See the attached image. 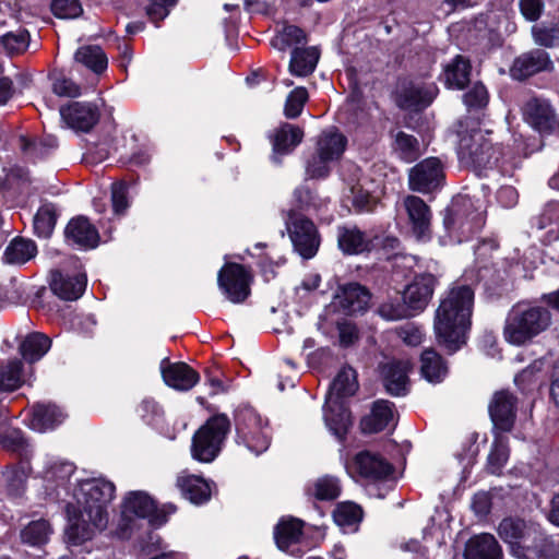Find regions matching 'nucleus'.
Returning a JSON list of instances; mask_svg holds the SVG:
<instances>
[{
	"label": "nucleus",
	"instance_id": "54",
	"mask_svg": "<svg viewBox=\"0 0 559 559\" xmlns=\"http://www.w3.org/2000/svg\"><path fill=\"white\" fill-rule=\"evenodd\" d=\"M28 39L26 31L10 32L1 37V44L8 53H20L27 48Z\"/></svg>",
	"mask_w": 559,
	"mask_h": 559
},
{
	"label": "nucleus",
	"instance_id": "6",
	"mask_svg": "<svg viewBox=\"0 0 559 559\" xmlns=\"http://www.w3.org/2000/svg\"><path fill=\"white\" fill-rule=\"evenodd\" d=\"M230 429V421L224 414L215 415L201 426L192 438V457L199 462L210 463L221 452Z\"/></svg>",
	"mask_w": 559,
	"mask_h": 559
},
{
	"label": "nucleus",
	"instance_id": "63",
	"mask_svg": "<svg viewBox=\"0 0 559 559\" xmlns=\"http://www.w3.org/2000/svg\"><path fill=\"white\" fill-rule=\"evenodd\" d=\"M340 344L344 347L353 345L358 340L357 328L350 322H342L337 325Z\"/></svg>",
	"mask_w": 559,
	"mask_h": 559
},
{
	"label": "nucleus",
	"instance_id": "25",
	"mask_svg": "<svg viewBox=\"0 0 559 559\" xmlns=\"http://www.w3.org/2000/svg\"><path fill=\"white\" fill-rule=\"evenodd\" d=\"M86 287L85 274L74 276L63 275L60 271L51 272L50 288L55 295L63 300H76Z\"/></svg>",
	"mask_w": 559,
	"mask_h": 559
},
{
	"label": "nucleus",
	"instance_id": "53",
	"mask_svg": "<svg viewBox=\"0 0 559 559\" xmlns=\"http://www.w3.org/2000/svg\"><path fill=\"white\" fill-rule=\"evenodd\" d=\"M332 159L314 152L313 156L308 160L306 173L312 179H321L329 176L331 171Z\"/></svg>",
	"mask_w": 559,
	"mask_h": 559
},
{
	"label": "nucleus",
	"instance_id": "40",
	"mask_svg": "<svg viewBox=\"0 0 559 559\" xmlns=\"http://www.w3.org/2000/svg\"><path fill=\"white\" fill-rule=\"evenodd\" d=\"M37 247L33 240L13 239L5 248L3 259L9 264H24L35 257Z\"/></svg>",
	"mask_w": 559,
	"mask_h": 559
},
{
	"label": "nucleus",
	"instance_id": "44",
	"mask_svg": "<svg viewBox=\"0 0 559 559\" xmlns=\"http://www.w3.org/2000/svg\"><path fill=\"white\" fill-rule=\"evenodd\" d=\"M57 222L56 207L53 204H43L35 217L34 229L39 237L47 238L51 235Z\"/></svg>",
	"mask_w": 559,
	"mask_h": 559
},
{
	"label": "nucleus",
	"instance_id": "17",
	"mask_svg": "<svg viewBox=\"0 0 559 559\" xmlns=\"http://www.w3.org/2000/svg\"><path fill=\"white\" fill-rule=\"evenodd\" d=\"M554 62L548 52L534 49L519 56L511 69L510 73L513 79L524 80L543 71H551Z\"/></svg>",
	"mask_w": 559,
	"mask_h": 559
},
{
	"label": "nucleus",
	"instance_id": "28",
	"mask_svg": "<svg viewBox=\"0 0 559 559\" xmlns=\"http://www.w3.org/2000/svg\"><path fill=\"white\" fill-rule=\"evenodd\" d=\"M393 403L380 400L373 403L370 415L362 418L360 427L365 433H376L394 424Z\"/></svg>",
	"mask_w": 559,
	"mask_h": 559
},
{
	"label": "nucleus",
	"instance_id": "4",
	"mask_svg": "<svg viewBox=\"0 0 559 559\" xmlns=\"http://www.w3.org/2000/svg\"><path fill=\"white\" fill-rule=\"evenodd\" d=\"M174 504L156 507L154 499L144 491H132L126 496L117 534L128 538L139 520L147 519L153 526H160L167 522L168 515L175 513Z\"/></svg>",
	"mask_w": 559,
	"mask_h": 559
},
{
	"label": "nucleus",
	"instance_id": "8",
	"mask_svg": "<svg viewBox=\"0 0 559 559\" xmlns=\"http://www.w3.org/2000/svg\"><path fill=\"white\" fill-rule=\"evenodd\" d=\"M443 224L450 236L456 237L461 242L481 227L483 215L471 198L460 195L445 210Z\"/></svg>",
	"mask_w": 559,
	"mask_h": 559
},
{
	"label": "nucleus",
	"instance_id": "10",
	"mask_svg": "<svg viewBox=\"0 0 559 559\" xmlns=\"http://www.w3.org/2000/svg\"><path fill=\"white\" fill-rule=\"evenodd\" d=\"M286 228L295 250L304 258L316 255L320 239L313 223L301 214L290 211L286 219Z\"/></svg>",
	"mask_w": 559,
	"mask_h": 559
},
{
	"label": "nucleus",
	"instance_id": "21",
	"mask_svg": "<svg viewBox=\"0 0 559 559\" xmlns=\"http://www.w3.org/2000/svg\"><path fill=\"white\" fill-rule=\"evenodd\" d=\"M67 241L83 249H93L98 245L97 229L84 216L72 218L64 230Z\"/></svg>",
	"mask_w": 559,
	"mask_h": 559
},
{
	"label": "nucleus",
	"instance_id": "50",
	"mask_svg": "<svg viewBox=\"0 0 559 559\" xmlns=\"http://www.w3.org/2000/svg\"><path fill=\"white\" fill-rule=\"evenodd\" d=\"M377 311L381 318L388 321H397L413 316L403 299L402 301L399 299L386 300L379 306Z\"/></svg>",
	"mask_w": 559,
	"mask_h": 559
},
{
	"label": "nucleus",
	"instance_id": "61",
	"mask_svg": "<svg viewBox=\"0 0 559 559\" xmlns=\"http://www.w3.org/2000/svg\"><path fill=\"white\" fill-rule=\"evenodd\" d=\"M151 4L146 13L153 22H158L169 14V9L177 3V0H150Z\"/></svg>",
	"mask_w": 559,
	"mask_h": 559
},
{
	"label": "nucleus",
	"instance_id": "59",
	"mask_svg": "<svg viewBox=\"0 0 559 559\" xmlns=\"http://www.w3.org/2000/svg\"><path fill=\"white\" fill-rule=\"evenodd\" d=\"M52 91L58 96L78 97L81 95V87L73 80L60 75L52 83Z\"/></svg>",
	"mask_w": 559,
	"mask_h": 559
},
{
	"label": "nucleus",
	"instance_id": "52",
	"mask_svg": "<svg viewBox=\"0 0 559 559\" xmlns=\"http://www.w3.org/2000/svg\"><path fill=\"white\" fill-rule=\"evenodd\" d=\"M308 99V92L305 87H296L286 98L284 114L289 119L297 118Z\"/></svg>",
	"mask_w": 559,
	"mask_h": 559
},
{
	"label": "nucleus",
	"instance_id": "46",
	"mask_svg": "<svg viewBox=\"0 0 559 559\" xmlns=\"http://www.w3.org/2000/svg\"><path fill=\"white\" fill-rule=\"evenodd\" d=\"M74 468L71 462L57 459L49 460L45 466L44 478L48 481H57L62 485L70 479L74 473Z\"/></svg>",
	"mask_w": 559,
	"mask_h": 559
},
{
	"label": "nucleus",
	"instance_id": "12",
	"mask_svg": "<svg viewBox=\"0 0 559 559\" xmlns=\"http://www.w3.org/2000/svg\"><path fill=\"white\" fill-rule=\"evenodd\" d=\"M61 120L75 132H88L98 122L99 108L88 102H70L60 107Z\"/></svg>",
	"mask_w": 559,
	"mask_h": 559
},
{
	"label": "nucleus",
	"instance_id": "38",
	"mask_svg": "<svg viewBox=\"0 0 559 559\" xmlns=\"http://www.w3.org/2000/svg\"><path fill=\"white\" fill-rule=\"evenodd\" d=\"M333 519L344 532H355L362 519V509L350 501L341 502L333 511Z\"/></svg>",
	"mask_w": 559,
	"mask_h": 559
},
{
	"label": "nucleus",
	"instance_id": "1",
	"mask_svg": "<svg viewBox=\"0 0 559 559\" xmlns=\"http://www.w3.org/2000/svg\"><path fill=\"white\" fill-rule=\"evenodd\" d=\"M73 495L76 506L67 507L69 525L66 536L70 544L81 545L107 527V508L114 499L115 485L104 478L84 479Z\"/></svg>",
	"mask_w": 559,
	"mask_h": 559
},
{
	"label": "nucleus",
	"instance_id": "15",
	"mask_svg": "<svg viewBox=\"0 0 559 559\" xmlns=\"http://www.w3.org/2000/svg\"><path fill=\"white\" fill-rule=\"evenodd\" d=\"M437 278L432 274H419L405 287L403 292V300L414 314L423 311L429 304Z\"/></svg>",
	"mask_w": 559,
	"mask_h": 559
},
{
	"label": "nucleus",
	"instance_id": "24",
	"mask_svg": "<svg viewBox=\"0 0 559 559\" xmlns=\"http://www.w3.org/2000/svg\"><path fill=\"white\" fill-rule=\"evenodd\" d=\"M523 116L527 123L540 132L555 128L556 119L550 105L543 99L532 98L523 107Z\"/></svg>",
	"mask_w": 559,
	"mask_h": 559
},
{
	"label": "nucleus",
	"instance_id": "56",
	"mask_svg": "<svg viewBox=\"0 0 559 559\" xmlns=\"http://www.w3.org/2000/svg\"><path fill=\"white\" fill-rule=\"evenodd\" d=\"M112 211L116 215H122L129 207L128 186L126 182H114L111 185Z\"/></svg>",
	"mask_w": 559,
	"mask_h": 559
},
{
	"label": "nucleus",
	"instance_id": "64",
	"mask_svg": "<svg viewBox=\"0 0 559 559\" xmlns=\"http://www.w3.org/2000/svg\"><path fill=\"white\" fill-rule=\"evenodd\" d=\"M520 9L526 20L536 21L542 14L543 2L542 0H520Z\"/></svg>",
	"mask_w": 559,
	"mask_h": 559
},
{
	"label": "nucleus",
	"instance_id": "29",
	"mask_svg": "<svg viewBox=\"0 0 559 559\" xmlns=\"http://www.w3.org/2000/svg\"><path fill=\"white\" fill-rule=\"evenodd\" d=\"M66 418L60 407L51 403H38L33 407L29 427L38 432L53 429Z\"/></svg>",
	"mask_w": 559,
	"mask_h": 559
},
{
	"label": "nucleus",
	"instance_id": "55",
	"mask_svg": "<svg viewBox=\"0 0 559 559\" xmlns=\"http://www.w3.org/2000/svg\"><path fill=\"white\" fill-rule=\"evenodd\" d=\"M52 13L60 19H74L82 13L79 0H53L51 3Z\"/></svg>",
	"mask_w": 559,
	"mask_h": 559
},
{
	"label": "nucleus",
	"instance_id": "9",
	"mask_svg": "<svg viewBox=\"0 0 559 559\" xmlns=\"http://www.w3.org/2000/svg\"><path fill=\"white\" fill-rule=\"evenodd\" d=\"M338 247L346 254H361L381 247L394 249L399 246L395 237H381L371 231H362L356 226L338 229Z\"/></svg>",
	"mask_w": 559,
	"mask_h": 559
},
{
	"label": "nucleus",
	"instance_id": "49",
	"mask_svg": "<svg viewBox=\"0 0 559 559\" xmlns=\"http://www.w3.org/2000/svg\"><path fill=\"white\" fill-rule=\"evenodd\" d=\"M341 493V486L337 478L323 476L313 484V495L319 500H333Z\"/></svg>",
	"mask_w": 559,
	"mask_h": 559
},
{
	"label": "nucleus",
	"instance_id": "11",
	"mask_svg": "<svg viewBox=\"0 0 559 559\" xmlns=\"http://www.w3.org/2000/svg\"><path fill=\"white\" fill-rule=\"evenodd\" d=\"M217 284L230 302L241 304L250 295L251 275L243 265L228 262L219 270Z\"/></svg>",
	"mask_w": 559,
	"mask_h": 559
},
{
	"label": "nucleus",
	"instance_id": "33",
	"mask_svg": "<svg viewBox=\"0 0 559 559\" xmlns=\"http://www.w3.org/2000/svg\"><path fill=\"white\" fill-rule=\"evenodd\" d=\"M323 418L329 430L338 439H342L352 426L350 414L343 402H325Z\"/></svg>",
	"mask_w": 559,
	"mask_h": 559
},
{
	"label": "nucleus",
	"instance_id": "2",
	"mask_svg": "<svg viewBox=\"0 0 559 559\" xmlns=\"http://www.w3.org/2000/svg\"><path fill=\"white\" fill-rule=\"evenodd\" d=\"M474 289L465 284H453L443 295L436 310L433 330L438 343L449 354L459 350L471 329Z\"/></svg>",
	"mask_w": 559,
	"mask_h": 559
},
{
	"label": "nucleus",
	"instance_id": "60",
	"mask_svg": "<svg viewBox=\"0 0 559 559\" xmlns=\"http://www.w3.org/2000/svg\"><path fill=\"white\" fill-rule=\"evenodd\" d=\"M397 336L409 346H418L423 342L424 333L414 323H406L396 329Z\"/></svg>",
	"mask_w": 559,
	"mask_h": 559
},
{
	"label": "nucleus",
	"instance_id": "7",
	"mask_svg": "<svg viewBox=\"0 0 559 559\" xmlns=\"http://www.w3.org/2000/svg\"><path fill=\"white\" fill-rule=\"evenodd\" d=\"M488 132L479 128L469 131L460 124L457 154L462 163L475 168H486L498 163L499 155L491 142L487 139Z\"/></svg>",
	"mask_w": 559,
	"mask_h": 559
},
{
	"label": "nucleus",
	"instance_id": "41",
	"mask_svg": "<svg viewBox=\"0 0 559 559\" xmlns=\"http://www.w3.org/2000/svg\"><path fill=\"white\" fill-rule=\"evenodd\" d=\"M75 60L95 73L104 71L107 67V58L98 46H84L76 50Z\"/></svg>",
	"mask_w": 559,
	"mask_h": 559
},
{
	"label": "nucleus",
	"instance_id": "26",
	"mask_svg": "<svg viewBox=\"0 0 559 559\" xmlns=\"http://www.w3.org/2000/svg\"><path fill=\"white\" fill-rule=\"evenodd\" d=\"M354 465L360 476L378 480L392 473V465L378 454L364 451L355 456Z\"/></svg>",
	"mask_w": 559,
	"mask_h": 559
},
{
	"label": "nucleus",
	"instance_id": "18",
	"mask_svg": "<svg viewBox=\"0 0 559 559\" xmlns=\"http://www.w3.org/2000/svg\"><path fill=\"white\" fill-rule=\"evenodd\" d=\"M403 206L416 238L418 240L428 239L431 234V211L429 206L416 195H407L403 200Z\"/></svg>",
	"mask_w": 559,
	"mask_h": 559
},
{
	"label": "nucleus",
	"instance_id": "16",
	"mask_svg": "<svg viewBox=\"0 0 559 559\" xmlns=\"http://www.w3.org/2000/svg\"><path fill=\"white\" fill-rule=\"evenodd\" d=\"M488 411L495 428L501 431H510L515 420L516 397L509 391L496 392L489 403Z\"/></svg>",
	"mask_w": 559,
	"mask_h": 559
},
{
	"label": "nucleus",
	"instance_id": "48",
	"mask_svg": "<svg viewBox=\"0 0 559 559\" xmlns=\"http://www.w3.org/2000/svg\"><path fill=\"white\" fill-rule=\"evenodd\" d=\"M509 459V448L507 440L497 438L488 455L487 468L491 474H500Z\"/></svg>",
	"mask_w": 559,
	"mask_h": 559
},
{
	"label": "nucleus",
	"instance_id": "13",
	"mask_svg": "<svg viewBox=\"0 0 559 559\" xmlns=\"http://www.w3.org/2000/svg\"><path fill=\"white\" fill-rule=\"evenodd\" d=\"M443 177V166L440 159L429 157L411 168L408 185L413 191L428 193L441 185Z\"/></svg>",
	"mask_w": 559,
	"mask_h": 559
},
{
	"label": "nucleus",
	"instance_id": "34",
	"mask_svg": "<svg viewBox=\"0 0 559 559\" xmlns=\"http://www.w3.org/2000/svg\"><path fill=\"white\" fill-rule=\"evenodd\" d=\"M421 376L431 383H439L448 374L443 358L432 348L425 349L420 356Z\"/></svg>",
	"mask_w": 559,
	"mask_h": 559
},
{
	"label": "nucleus",
	"instance_id": "43",
	"mask_svg": "<svg viewBox=\"0 0 559 559\" xmlns=\"http://www.w3.org/2000/svg\"><path fill=\"white\" fill-rule=\"evenodd\" d=\"M22 369L23 364L16 359L2 366L0 368V390L12 392L19 389L24 382Z\"/></svg>",
	"mask_w": 559,
	"mask_h": 559
},
{
	"label": "nucleus",
	"instance_id": "20",
	"mask_svg": "<svg viewBox=\"0 0 559 559\" xmlns=\"http://www.w3.org/2000/svg\"><path fill=\"white\" fill-rule=\"evenodd\" d=\"M273 147L272 159L280 163V157L292 153L304 138V131L294 124L283 123L274 129L270 135Z\"/></svg>",
	"mask_w": 559,
	"mask_h": 559
},
{
	"label": "nucleus",
	"instance_id": "36",
	"mask_svg": "<svg viewBox=\"0 0 559 559\" xmlns=\"http://www.w3.org/2000/svg\"><path fill=\"white\" fill-rule=\"evenodd\" d=\"M319 57L320 53L316 47L294 49L289 62V72L296 76H307L311 74L317 67Z\"/></svg>",
	"mask_w": 559,
	"mask_h": 559
},
{
	"label": "nucleus",
	"instance_id": "30",
	"mask_svg": "<svg viewBox=\"0 0 559 559\" xmlns=\"http://www.w3.org/2000/svg\"><path fill=\"white\" fill-rule=\"evenodd\" d=\"M358 389L356 371L350 367H343L331 383L325 396L326 403L343 402L352 396Z\"/></svg>",
	"mask_w": 559,
	"mask_h": 559
},
{
	"label": "nucleus",
	"instance_id": "19",
	"mask_svg": "<svg viewBox=\"0 0 559 559\" xmlns=\"http://www.w3.org/2000/svg\"><path fill=\"white\" fill-rule=\"evenodd\" d=\"M160 371L165 383L178 391H189L200 380L199 373L185 362L163 360Z\"/></svg>",
	"mask_w": 559,
	"mask_h": 559
},
{
	"label": "nucleus",
	"instance_id": "47",
	"mask_svg": "<svg viewBox=\"0 0 559 559\" xmlns=\"http://www.w3.org/2000/svg\"><path fill=\"white\" fill-rule=\"evenodd\" d=\"M306 40L305 32L295 25H287L272 39L271 44L280 51Z\"/></svg>",
	"mask_w": 559,
	"mask_h": 559
},
{
	"label": "nucleus",
	"instance_id": "42",
	"mask_svg": "<svg viewBox=\"0 0 559 559\" xmlns=\"http://www.w3.org/2000/svg\"><path fill=\"white\" fill-rule=\"evenodd\" d=\"M50 524L46 520L31 522L21 532L22 542L31 546H40L48 542L51 534Z\"/></svg>",
	"mask_w": 559,
	"mask_h": 559
},
{
	"label": "nucleus",
	"instance_id": "22",
	"mask_svg": "<svg viewBox=\"0 0 559 559\" xmlns=\"http://www.w3.org/2000/svg\"><path fill=\"white\" fill-rule=\"evenodd\" d=\"M176 486L181 495L194 504H202L210 500L212 489L203 477L182 471L177 475Z\"/></svg>",
	"mask_w": 559,
	"mask_h": 559
},
{
	"label": "nucleus",
	"instance_id": "31",
	"mask_svg": "<svg viewBox=\"0 0 559 559\" xmlns=\"http://www.w3.org/2000/svg\"><path fill=\"white\" fill-rule=\"evenodd\" d=\"M347 146V138L335 127L323 130L318 136L316 151L318 154L338 160Z\"/></svg>",
	"mask_w": 559,
	"mask_h": 559
},
{
	"label": "nucleus",
	"instance_id": "3",
	"mask_svg": "<svg viewBox=\"0 0 559 559\" xmlns=\"http://www.w3.org/2000/svg\"><path fill=\"white\" fill-rule=\"evenodd\" d=\"M551 324V313L543 306L519 302L509 311L504 340L512 345H524L545 332Z\"/></svg>",
	"mask_w": 559,
	"mask_h": 559
},
{
	"label": "nucleus",
	"instance_id": "5",
	"mask_svg": "<svg viewBox=\"0 0 559 559\" xmlns=\"http://www.w3.org/2000/svg\"><path fill=\"white\" fill-rule=\"evenodd\" d=\"M236 442L254 455L265 452L271 444L269 420L253 407L240 406L235 414Z\"/></svg>",
	"mask_w": 559,
	"mask_h": 559
},
{
	"label": "nucleus",
	"instance_id": "58",
	"mask_svg": "<svg viewBox=\"0 0 559 559\" xmlns=\"http://www.w3.org/2000/svg\"><path fill=\"white\" fill-rule=\"evenodd\" d=\"M463 100L468 108H481L486 106L488 102L486 87L480 83L474 84L473 87L464 94Z\"/></svg>",
	"mask_w": 559,
	"mask_h": 559
},
{
	"label": "nucleus",
	"instance_id": "62",
	"mask_svg": "<svg viewBox=\"0 0 559 559\" xmlns=\"http://www.w3.org/2000/svg\"><path fill=\"white\" fill-rule=\"evenodd\" d=\"M559 219V203H548L543 209L542 213L536 217V224L539 229H544L547 226Z\"/></svg>",
	"mask_w": 559,
	"mask_h": 559
},
{
	"label": "nucleus",
	"instance_id": "57",
	"mask_svg": "<svg viewBox=\"0 0 559 559\" xmlns=\"http://www.w3.org/2000/svg\"><path fill=\"white\" fill-rule=\"evenodd\" d=\"M136 413L146 424H154L163 414L159 405L153 400L145 397L136 408Z\"/></svg>",
	"mask_w": 559,
	"mask_h": 559
},
{
	"label": "nucleus",
	"instance_id": "37",
	"mask_svg": "<svg viewBox=\"0 0 559 559\" xmlns=\"http://www.w3.org/2000/svg\"><path fill=\"white\" fill-rule=\"evenodd\" d=\"M301 533V521L297 519L283 520L275 527V543L281 550L288 551L290 546L298 543Z\"/></svg>",
	"mask_w": 559,
	"mask_h": 559
},
{
	"label": "nucleus",
	"instance_id": "27",
	"mask_svg": "<svg viewBox=\"0 0 559 559\" xmlns=\"http://www.w3.org/2000/svg\"><path fill=\"white\" fill-rule=\"evenodd\" d=\"M337 305L347 314L362 312L367 309L369 292L357 283L345 285L336 295Z\"/></svg>",
	"mask_w": 559,
	"mask_h": 559
},
{
	"label": "nucleus",
	"instance_id": "14",
	"mask_svg": "<svg viewBox=\"0 0 559 559\" xmlns=\"http://www.w3.org/2000/svg\"><path fill=\"white\" fill-rule=\"evenodd\" d=\"M438 94V87L415 82L402 83L396 90V105L405 110H421L428 107Z\"/></svg>",
	"mask_w": 559,
	"mask_h": 559
},
{
	"label": "nucleus",
	"instance_id": "23",
	"mask_svg": "<svg viewBox=\"0 0 559 559\" xmlns=\"http://www.w3.org/2000/svg\"><path fill=\"white\" fill-rule=\"evenodd\" d=\"M409 369L407 360H392L381 367L384 386L390 394L399 396L407 392Z\"/></svg>",
	"mask_w": 559,
	"mask_h": 559
},
{
	"label": "nucleus",
	"instance_id": "39",
	"mask_svg": "<svg viewBox=\"0 0 559 559\" xmlns=\"http://www.w3.org/2000/svg\"><path fill=\"white\" fill-rule=\"evenodd\" d=\"M51 340L39 332L28 334L20 345L23 358L29 362L39 360L50 348Z\"/></svg>",
	"mask_w": 559,
	"mask_h": 559
},
{
	"label": "nucleus",
	"instance_id": "51",
	"mask_svg": "<svg viewBox=\"0 0 559 559\" xmlns=\"http://www.w3.org/2000/svg\"><path fill=\"white\" fill-rule=\"evenodd\" d=\"M534 43L546 48L559 45V27L557 25H534L532 27Z\"/></svg>",
	"mask_w": 559,
	"mask_h": 559
},
{
	"label": "nucleus",
	"instance_id": "32",
	"mask_svg": "<svg viewBox=\"0 0 559 559\" xmlns=\"http://www.w3.org/2000/svg\"><path fill=\"white\" fill-rule=\"evenodd\" d=\"M501 555L497 539L488 533L472 537L465 548V559H499Z\"/></svg>",
	"mask_w": 559,
	"mask_h": 559
},
{
	"label": "nucleus",
	"instance_id": "45",
	"mask_svg": "<svg viewBox=\"0 0 559 559\" xmlns=\"http://www.w3.org/2000/svg\"><path fill=\"white\" fill-rule=\"evenodd\" d=\"M393 147L399 156L407 163L414 162L420 155L418 140L403 131L397 132L395 135Z\"/></svg>",
	"mask_w": 559,
	"mask_h": 559
},
{
	"label": "nucleus",
	"instance_id": "35",
	"mask_svg": "<svg viewBox=\"0 0 559 559\" xmlns=\"http://www.w3.org/2000/svg\"><path fill=\"white\" fill-rule=\"evenodd\" d=\"M471 63L463 56H456L444 67V83L449 88L463 90L469 82Z\"/></svg>",
	"mask_w": 559,
	"mask_h": 559
}]
</instances>
